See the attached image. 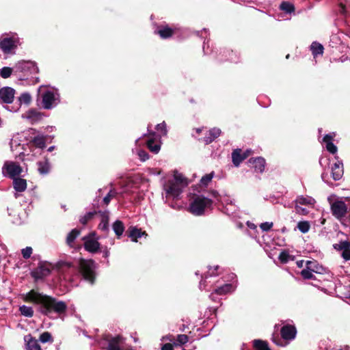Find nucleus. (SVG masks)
<instances>
[{"mask_svg": "<svg viewBox=\"0 0 350 350\" xmlns=\"http://www.w3.org/2000/svg\"><path fill=\"white\" fill-rule=\"evenodd\" d=\"M280 9L286 13L291 14L295 12V6L288 1H282L280 5Z\"/></svg>", "mask_w": 350, "mask_h": 350, "instance_id": "33", "label": "nucleus"}, {"mask_svg": "<svg viewBox=\"0 0 350 350\" xmlns=\"http://www.w3.org/2000/svg\"><path fill=\"white\" fill-rule=\"evenodd\" d=\"M325 219H323V221H321V224H325Z\"/></svg>", "mask_w": 350, "mask_h": 350, "instance_id": "64", "label": "nucleus"}, {"mask_svg": "<svg viewBox=\"0 0 350 350\" xmlns=\"http://www.w3.org/2000/svg\"><path fill=\"white\" fill-rule=\"evenodd\" d=\"M304 260H298L297 261L296 264L298 267L301 268L304 265Z\"/></svg>", "mask_w": 350, "mask_h": 350, "instance_id": "59", "label": "nucleus"}, {"mask_svg": "<svg viewBox=\"0 0 350 350\" xmlns=\"http://www.w3.org/2000/svg\"><path fill=\"white\" fill-rule=\"evenodd\" d=\"M138 156L142 161H146L149 159L148 153L144 150H140L138 152Z\"/></svg>", "mask_w": 350, "mask_h": 350, "instance_id": "52", "label": "nucleus"}, {"mask_svg": "<svg viewBox=\"0 0 350 350\" xmlns=\"http://www.w3.org/2000/svg\"><path fill=\"white\" fill-rule=\"evenodd\" d=\"M219 268V267L218 265L214 266L213 267H211L209 268L208 272L207 273V274L205 275V278H206L208 275L209 276L217 275L219 274L217 272Z\"/></svg>", "mask_w": 350, "mask_h": 350, "instance_id": "47", "label": "nucleus"}, {"mask_svg": "<svg viewBox=\"0 0 350 350\" xmlns=\"http://www.w3.org/2000/svg\"><path fill=\"white\" fill-rule=\"evenodd\" d=\"M26 350H42L38 341L31 334L25 336Z\"/></svg>", "mask_w": 350, "mask_h": 350, "instance_id": "14", "label": "nucleus"}, {"mask_svg": "<svg viewBox=\"0 0 350 350\" xmlns=\"http://www.w3.org/2000/svg\"><path fill=\"white\" fill-rule=\"evenodd\" d=\"M253 347L255 350H271L269 347L268 342L260 339H255L253 340Z\"/></svg>", "mask_w": 350, "mask_h": 350, "instance_id": "30", "label": "nucleus"}, {"mask_svg": "<svg viewBox=\"0 0 350 350\" xmlns=\"http://www.w3.org/2000/svg\"><path fill=\"white\" fill-rule=\"evenodd\" d=\"M146 145H147L148 148L152 152H153L154 154L158 153L159 151L160 150V148H161L160 144H158V143H156L155 141H154V139L153 137L152 138H150L147 141Z\"/></svg>", "mask_w": 350, "mask_h": 350, "instance_id": "31", "label": "nucleus"}, {"mask_svg": "<svg viewBox=\"0 0 350 350\" xmlns=\"http://www.w3.org/2000/svg\"><path fill=\"white\" fill-rule=\"evenodd\" d=\"M339 7H340V13L342 14H345L346 13V6L345 5H344L343 3H340L339 4Z\"/></svg>", "mask_w": 350, "mask_h": 350, "instance_id": "55", "label": "nucleus"}, {"mask_svg": "<svg viewBox=\"0 0 350 350\" xmlns=\"http://www.w3.org/2000/svg\"><path fill=\"white\" fill-rule=\"evenodd\" d=\"M327 200L330 204L332 215L340 221L344 219L348 213V206L345 202L338 199L332 201L331 198H328Z\"/></svg>", "mask_w": 350, "mask_h": 350, "instance_id": "4", "label": "nucleus"}, {"mask_svg": "<svg viewBox=\"0 0 350 350\" xmlns=\"http://www.w3.org/2000/svg\"><path fill=\"white\" fill-rule=\"evenodd\" d=\"M56 98L53 92L46 90L42 95V104L45 109H52L55 104Z\"/></svg>", "mask_w": 350, "mask_h": 350, "instance_id": "11", "label": "nucleus"}, {"mask_svg": "<svg viewBox=\"0 0 350 350\" xmlns=\"http://www.w3.org/2000/svg\"><path fill=\"white\" fill-rule=\"evenodd\" d=\"M150 135L153 137L155 135V133L154 132L150 133Z\"/></svg>", "mask_w": 350, "mask_h": 350, "instance_id": "63", "label": "nucleus"}, {"mask_svg": "<svg viewBox=\"0 0 350 350\" xmlns=\"http://www.w3.org/2000/svg\"><path fill=\"white\" fill-rule=\"evenodd\" d=\"M221 134V130L217 128H213L208 131V135L200 140L203 142L205 144H209L217 138Z\"/></svg>", "mask_w": 350, "mask_h": 350, "instance_id": "16", "label": "nucleus"}, {"mask_svg": "<svg viewBox=\"0 0 350 350\" xmlns=\"http://www.w3.org/2000/svg\"><path fill=\"white\" fill-rule=\"evenodd\" d=\"M2 170L3 173H4V170H6L7 174L12 179L17 178L16 176H20L23 172V168L20 165L13 161L5 162Z\"/></svg>", "mask_w": 350, "mask_h": 350, "instance_id": "6", "label": "nucleus"}, {"mask_svg": "<svg viewBox=\"0 0 350 350\" xmlns=\"http://www.w3.org/2000/svg\"><path fill=\"white\" fill-rule=\"evenodd\" d=\"M116 195V192L114 190H110L107 196L103 198V202L108 205L111 200L114 198Z\"/></svg>", "mask_w": 350, "mask_h": 350, "instance_id": "45", "label": "nucleus"}, {"mask_svg": "<svg viewBox=\"0 0 350 350\" xmlns=\"http://www.w3.org/2000/svg\"><path fill=\"white\" fill-rule=\"evenodd\" d=\"M96 265L94 260L90 259H81L79 263V273L82 275L84 280L91 284H94L96 278Z\"/></svg>", "mask_w": 350, "mask_h": 350, "instance_id": "2", "label": "nucleus"}, {"mask_svg": "<svg viewBox=\"0 0 350 350\" xmlns=\"http://www.w3.org/2000/svg\"><path fill=\"white\" fill-rule=\"evenodd\" d=\"M126 233L133 242H137V239L142 237V236H148V234L146 232V231H142L141 229H138L137 228L133 226L129 227Z\"/></svg>", "mask_w": 350, "mask_h": 350, "instance_id": "13", "label": "nucleus"}, {"mask_svg": "<svg viewBox=\"0 0 350 350\" xmlns=\"http://www.w3.org/2000/svg\"><path fill=\"white\" fill-rule=\"evenodd\" d=\"M334 136L331 134L325 135L323 138V142L326 144V149L332 154L337 152V147L333 144Z\"/></svg>", "mask_w": 350, "mask_h": 350, "instance_id": "20", "label": "nucleus"}, {"mask_svg": "<svg viewBox=\"0 0 350 350\" xmlns=\"http://www.w3.org/2000/svg\"><path fill=\"white\" fill-rule=\"evenodd\" d=\"M14 47V43L12 38H6L0 42V49L5 53H9Z\"/></svg>", "mask_w": 350, "mask_h": 350, "instance_id": "24", "label": "nucleus"}, {"mask_svg": "<svg viewBox=\"0 0 350 350\" xmlns=\"http://www.w3.org/2000/svg\"><path fill=\"white\" fill-rule=\"evenodd\" d=\"M332 178L334 180H340L343 174L342 163L340 162L335 163L332 167Z\"/></svg>", "mask_w": 350, "mask_h": 350, "instance_id": "18", "label": "nucleus"}, {"mask_svg": "<svg viewBox=\"0 0 350 350\" xmlns=\"http://www.w3.org/2000/svg\"><path fill=\"white\" fill-rule=\"evenodd\" d=\"M278 258H279V260H280L281 262L286 263L288 261L289 258H290V255L288 253V252L282 251L280 254Z\"/></svg>", "mask_w": 350, "mask_h": 350, "instance_id": "46", "label": "nucleus"}, {"mask_svg": "<svg viewBox=\"0 0 350 350\" xmlns=\"http://www.w3.org/2000/svg\"><path fill=\"white\" fill-rule=\"evenodd\" d=\"M336 251H341V256L345 261L350 260V241H340L333 245Z\"/></svg>", "mask_w": 350, "mask_h": 350, "instance_id": "9", "label": "nucleus"}, {"mask_svg": "<svg viewBox=\"0 0 350 350\" xmlns=\"http://www.w3.org/2000/svg\"><path fill=\"white\" fill-rule=\"evenodd\" d=\"M98 213L100 214L101 221L98 224V228L104 232L109 230V213L107 211L101 212L99 211Z\"/></svg>", "mask_w": 350, "mask_h": 350, "instance_id": "25", "label": "nucleus"}, {"mask_svg": "<svg viewBox=\"0 0 350 350\" xmlns=\"http://www.w3.org/2000/svg\"><path fill=\"white\" fill-rule=\"evenodd\" d=\"M18 100L21 103L29 105L31 101V96L29 93L25 92L21 95V96L18 98Z\"/></svg>", "mask_w": 350, "mask_h": 350, "instance_id": "41", "label": "nucleus"}, {"mask_svg": "<svg viewBox=\"0 0 350 350\" xmlns=\"http://www.w3.org/2000/svg\"><path fill=\"white\" fill-rule=\"evenodd\" d=\"M213 200L202 196H196L189 206V212L196 216L204 214L206 208L212 206Z\"/></svg>", "mask_w": 350, "mask_h": 350, "instance_id": "3", "label": "nucleus"}, {"mask_svg": "<svg viewBox=\"0 0 350 350\" xmlns=\"http://www.w3.org/2000/svg\"><path fill=\"white\" fill-rule=\"evenodd\" d=\"M103 252V257L107 258L109 255V252L107 250V248Z\"/></svg>", "mask_w": 350, "mask_h": 350, "instance_id": "58", "label": "nucleus"}, {"mask_svg": "<svg viewBox=\"0 0 350 350\" xmlns=\"http://www.w3.org/2000/svg\"><path fill=\"white\" fill-rule=\"evenodd\" d=\"M54 149V146H51L48 149V151H52Z\"/></svg>", "mask_w": 350, "mask_h": 350, "instance_id": "62", "label": "nucleus"}, {"mask_svg": "<svg viewBox=\"0 0 350 350\" xmlns=\"http://www.w3.org/2000/svg\"><path fill=\"white\" fill-rule=\"evenodd\" d=\"M175 179L178 183H183L184 181V178L182 177V176H176Z\"/></svg>", "mask_w": 350, "mask_h": 350, "instance_id": "56", "label": "nucleus"}, {"mask_svg": "<svg viewBox=\"0 0 350 350\" xmlns=\"http://www.w3.org/2000/svg\"><path fill=\"white\" fill-rule=\"evenodd\" d=\"M202 129L198 128V129H196V132L198 134H200L202 132Z\"/></svg>", "mask_w": 350, "mask_h": 350, "instance_id": "61", "label": "nucleus"}, {"mask_svg": "<svg viewBox=\"0 0 350 350\" xmlns=\"http://www.w3.org/2000/svg\"><path fill=\"white\" fill-rule=\"evenodd\" d=\"M176 340L180 345H184L188 342L189 337L185 334H178Z\"/></svg>", "mask_w": 350, "mask_h": 350, "instance_id": "49", "label": "nucleus"}, {"mask_svg": "<svg viewBox=\"0 0 350 350\" xmlns=\"http://www.w3.org/2000/svg\"><path fill=\"white\" fill-rule=\"evenodd\" d=\"M280 334L284 340H292L296 337L297 329L293 325L286 324L282 327Z\"/></svg>", "mask_w": 350, "mask_h": 350, "instance_id": "12", "label": "nucleus"}, {"mask_svg": "<svg viewBox=\"0 0 350 350\" xmlns=\"http://www.w3.org/2000/svg\"><path fill=\"white\" fill-rule=\"evenodd\" d=\"M33 249L31 247H26L25 248L21 250V254L23 255V257L25 259H28L31 257V255L32 254Z\"/></svg>", "mask_w": 350, "mask_h": 350, "instance_id": "44", "label": "nucleus"}, {"mask_svg": "<svg viewBox=\"0 0 350 350\" xmlns=\"http://www.w3.org/2000/svg\"><path fill=\"white\" fill-rule=\"evenodd\" d=\"M84 248L86 251L91 253H96L98 252L100 249V243L94 239H84Z\"/></svg>", "mask_w": 350, "mask_h": 350, "instance_id": "17", "label": "nucleus"}, {"mask_svg": "<svg viewBox=\"0 0 350 350\" xmlns=\"http://www.w3.org/2000/svg\"><path fill=\"white\" fill-rule=\"evenodd\" d=\"M248 163L257 172L262 173L265 170V160L262 157L251 158L249 159Z\"/></svg>", "mask_w": 350, "mask_h": 350, "instance_id": "15", "label": "nucleus"}, {"mask_svg": "<svg viewBox=\"0 0 350 350\" xmlns=\"http://www.w3.org/2000/svg\"><path fill=\"white\" fill-rule=\"evenodd\" d=\"M33 144L39 148H44L46 146L45 138L43 136H36L31 140Z\"/></svg>", "mask_w": 350, "mask_h": 350, "instance_id": "34", "label": "nucleus"}, {"mask_svg": "<svg viewBox=\"0 0 350 350\" xmlns=\"http://www.w3.org/2000/svg\"><path fill=\"white\" fill-rule=\"evenodd\" d=\"M234 291V288L232 284H225L215 289V293L217 295H226L228 293H231Z\"/></svg>", "mask_w": 350, "mask_h": 350, "instance_id": "29", "label": "nucleus"}, {"mask_svg": "<svg viewBox=\"0 0 350 350\" xmlns=\"http://www.w3.org/2000/svg\"><path fill=\"white\" fill-rule=\"evenodd\" d=\"M23 300L38 305V311L47 317L53 312L61 315L67 310V304L65 301H59L53 297L39 293L34 289L29 291L23 297Z\"/></svg>", "mask_w": 350, "mask_h": 350, "instance_id": "1", "label": "nucleus"}, {"mask_svg": "<svg viewBox=\"0 0 350 350\" xmlns=\"http://www.w3.org/2000/svg\"><path fill=\"white\" fill-rule=\"evenodd\" d=\"M21 314L27 317H32L33 316V310L30 306H22L19 308Z\"/></svg>", "mask_w": 350, "mask_h": 350, "instance_id": "37", "label": "nucleus"}, {"mask_svg": "<svg viewBox=\"0 0 350 350\" xmlns=\"http://www.w3.org/2000/svg\"><path fill=\"white\" fill-rule=\"evenodd\" d=\"M16 72H23L24 75L28 74L37 73L38 67L35 62L31 61H21L15 66Z\"/></svg>", "mask_w": 350, "mask_h": 350, "instance_id": "5", "label": "nucleus"}, {"mask_svg": "<svg viewBox=\"0 0 350 350\" xmlns=\"http://www.w3.org/2000/svg\"><path fill=\"white\" fill-rule=\"evenodd\" d=\"M38 170L42 175H46L50 172L51 166L48 159L44 158L43 161L37 163Z\"/></svg>", "mask_w": 350, "mask_h": 350, "instance_id": "26", "label": "nucleus"}, {"mask_svg": "<svg viewBox=\"0 0 350 350\" xmlns=\"http://www.w3.org/2000/svg\"><path fill=\"white\" fill-rule=\"evenodd\" d=\"M16 91L10 87H3L0 89V99L3 103L11 104L14 101Z\"/></svg>", "mask_w": 350, "mask_h": 350, "instance_id": "10", "label": "nucleus"}, {"mask_svg": "<svg viewBox=\"0 0 350 350\" xmlns=\"http://www.w3.org/2000/svg\"><path fill=\"white\" fill-rule=\"evenodd\" d=\"M44 116V113L37 111L35 109H31L27 112V118L30 120L31 124L40 121Z\"/></svg>", "mask_w": 350, "mask_h": 350, "instance_id": "19", "label": "nucleus"}, {"mask_svg": "<svg viewBox=\"0 0 350 350\" xmlns=\"http://www.w3.org/2000/svg\"><path fill=\"white\" fill-rule=\"evenodd\" d=\"M273 225L272 222H264L260 225V228L262 231L267 232L271 229Z\"/></svg>", "mask_w": 350, "mask_h": 350, "instance_id": "51", "label": "nucleus"}, {"mask_svg": "<svg viewBox=\"0 0 350 350\" xmlns=\"http://www.w3.org/2000/svg\"><path fill=\"white\" fill-rule=\"evenodd\" d=\"M250 150H247L246 151L242 153L243 157H244V159H246L250 156Z\"/></svg>", "mask_w": 350, "mask_h": 350, "instance_id": "57", "label": "nucleus"}, {"mask_svg": "<svg viewBox=\"0 0 350 350\" xmlns=\"http://www.w3.org/2000/svg\"><path fill=\"white\" fill-rule=\"evenodd\" d=\"M165 190L167 194L171 195L174 198H177L182 192L177 183L174 182H170Z\"/></svg>", "mask_w": 350, "mask_h": 350, "instance_id": "23", "label": "nucleus"}, {"mask_svg": "<svg viewBox=\"0 0 350 350\" xmlns=\"http://www.w3.org/2000/svg\"><path fill=\"white\" fill-rule=\"evenodd\" d=\"M27 180L17 177L13 179V187L17 192L25 191L27 189Z\"/></svg>", "mask_w": 350, "mask_h": 350, "instance_id": "21", "label": "nucleus"}, {"mask_svg": "<svg viewBox=\"0 0 350 350\" xmlns=\"http://www.w3.org/2000/svg\"><path fill=\"white\" fill-rule=\"evenodd\" d=\"M156 129L158 131L162 132L163 135H166L167 129H166V124L165 122L158 124L156 126Z\"/></svg>", "mask_w": 350, "mask_h": 350, "instance_id": "53", "label": "nucleus"}, {"mask_svg": "<svg viewBox=\"0 0 350 350\" xmlns=\"http://www.w3.org/2000/svg\"><path fill=\"white\" fill-rule=\"evenodd\" d=\"M213 177V172H211L210 174H207L202 177L200 180V183L204 186H207L208 183L211 181L212 178Z\"/></svg>", "mask_w": 350, "mask_h": 350, "instance_id": "42", "label": "nucleus"}, {"mask_svg": "<svg viewBox=\"0 0 350 350\" xmlns=\"http://www.w3.org/2000/svg\"><path fill=\"white\" fill-rule=\"evenodd\" d=\"M97 213H98V212H96V211L88 212L84 216L81 217L79 219V222L82 225L85 226L90 221H91Z\"/></svg>", "mask_w": 350, "mask_h": 350, "instance_id": "35", "label": "nucleus"}, {"mask_svg": "<svg viewBox=\"0 0 350 350\" xmlns=\"http://www.w3.org/2000/svg\"><path fill=\"white\" fill-rule=\"evenodd\" d=\"M295 208L296 213L299 215H306L309 213V211L307 208H303V207L300 206L299 205L295 204Z\"/></svg>", "mask_w": 350, "mask_h": 350, "instance_id": "48", "label": "nucleus"}, {"mask_svg": "<svg viewBox=\"0 0 350 350\" xmlns=\"http://www.w3.org/2000/svg\"><path fill=\"white\" fill-rule=\"evenodd\" d=\"M51 273L49 265L46 262H40L37 268L31 272V275L36 281L42 280Z\"/></svg>", "mask_w": 350, "mask_h": 350, "instance_id": "7", "label": "nucleus"}, {"mask_svg": "<svg viewBox=\"0 0 350 350\" xmlns=\"http://www.w3.org/2000/svg\"><path fill=\"white\" fill-rule=\"evenodd\" d=\"M293 202L297 205L313 206L315 200L310 196H299Z\"/></svg>", "mask_w": 350, "mask_h": 350, "instance_id": "22", "label": "nucleus"}, {"mask_svg": "<svg viewBox=\"0 0 350 350\" xmlns=\"http://www.w3.org/2000/svg\"><path fill=\"white\" fill-rule=\"evenodd\" d=\"M300 273L302 278L305 280L315 279L314 275L312 274L311 271H309L308 269H303Z\"/></svg>", "mask_w": 350, "mask_h": 350, "instance_id": "43", "label": "nucleus"}, {"mask_svg": "<svg viewBox=\"0 0 350 350\" xmlns=\"http://www.w3.org/2000/svg\"><path fill=\"white\" fill-rule=\"evenodd\" d=\"M113 230L114 231L118 239H120L124 231V225L120 220H116L112 225Z\"/></svg>", "mask_w": 350, "mask_h": 350, "instance_id": "28", "label": "nucleus"}, {"mask_svg": "<svg viewBox=\"0 0 350 350\" xmlns=\"http://www.w3.org/2000/svg\"><path fill=\"white\" fill-rule=\"evenodd\" d=\"M81 231L75 228L72 229L68 234L66 237V243L68 245H71L72 243L75 241L76 238L80 234Z\"/></svg>", "mask_w": 350, "mask_h": 350, "instance_id": "32", "label": "nucleus"}, {"mask_svg": "<svg viewBox=\"0 0 350 350\" xmlns=\"http://www.w3.org/2000/svg\"><path fill=\"white\" fill-rule=\"evenodd\" d=\"M315 268H317V261H311L308 260L306 261V269L309 271L317 272L315 271Z\"/></svg>", "mask_w": 350, "mask_h": 350, "instance_id": "50", "label": "nucleus"}, {"mask_svg": "<svg viewBox=\"0 0 350 350\" xmlns=\"http://www.w3.org/2000/svg\"><path fill=\"white\" fill-rule=\"evenodd\" d=\"M215 292H214V293H211V294L210 295V296H209V297H210V298H211V299H213V300H215Z\"/></svg>", "mask_w": 350, "mask_h": 350, "instance_id": "60", "label": "nucleus"}, {"mask_svg": "<svg viewBox=\"0 0 350 350\" xmlns=\"http://www.w3.org/2000/svg\"><path fill=\"white\" fill-rule=\"evenodd\" d=\"M297 228L302 233H306L310 228V224L308 221H301L297 224Z\"/></svg>", "mask_w": 350, "mask_h": 350, "instance_id": "39", "label": "nucleus"}, {"mask_svg": "<svg viewBox=\"0 0 350 350\" xmlns=\"http://www.w3.org/2000/svg\"><path fill=\"white\" fill-rule=\"evenodd\" d=\"M13 72V68L5 66L0 70V75L3 79L10 77Z\"/></svg>", "mask_w": 350, "mask_h": 350, "instance_id": "40", "label": "nucleus"}, {"mask_svg": "<svg viewBox=\"0 0 350 350\" xmlns=\"http://www.w3.org/2000/svg\"><path fill=\"white\" fill-rule=\"evenodd\" d=\"M178 31L176 27H171L168 25H160L154 33L162 39H168L172 38Z\"/></svg>", "mask_w": 350, "mask_h": 350, "instance_id": "8", "label": "nucleus"}, {"mask_svg": "<svg viewBox=\"0 0 350 350\" xmlns=\"http://www.w3.org/2000/svg\"><path fill=\"white\" fill-rule=\"evenodd\" d=\"M161 350H174V345L171 343H165L163 345Z\"/></svg>", "mask_w": 350, "mask_h": 350, "instance_id": "54", "label": "nucleus"}, {"mask_svg": "<svg viewBox=\"0 0 350 350\" xmlns=\"http://www.w3.org/2000/svg\"><path fill=\"white\" fill-rule=\"evenodd\" d=\"M39 340L42 343H46V342L53 343V338L50 332H44L40 334Z\"/></svg>", "mask_w": 350, "mask_h": 350, "instance_id": "38", "label": "nucleus"}, {"mask_svg": "<svg viewBox=\"0 0 350 350\" xmlns=\"http://www.w3.org/2000/svg\"><path fill=\"white\" fill-rule=\"evenodd\" d=\"M311 50L312 52V54L314 56H317L318 55L323 54V46L322 44L317 43V42H313L311 44Z\"/></svg>", "mask_w": 350, "mask_h": 350, "instance_id": "36", "label": "nucleus"}, {"mask_svg": "<svg viewBox=\"0 0 350 350\" xmlns=\"http://www.w3.org/2000/svg\"><path fill=\"white\" fill-rule=\"evenodd\" d=\"M232 160L234 166L239 167L241 163L244 161V157L242 155V150L237 148L232 152Z\"/></svg>", "mask_w": 350, "mask_h": 350, "instance_id": "27", "label": "nucleus"}]
</instances>
